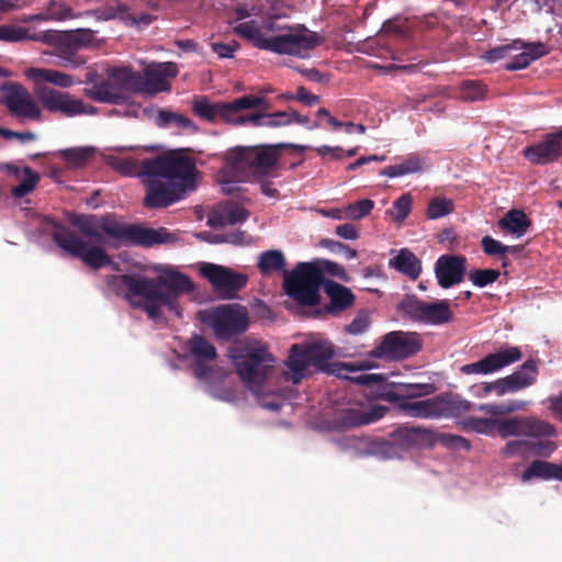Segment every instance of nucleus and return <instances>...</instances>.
Returning <instances> with one entry per match:
<instances>
[{"label":"nucleus","instance_id":"nucleus-22","mask_svg":"<svg viewBox=\"0 0 562 562\" xmlns=\"http://www.w3.org/2000/svg\"><path fill=\"white\" fill-rule=\"evenodd\" d=\"M285 368L282 372V378L285 382H290L293 385L299 384L311 374L312 364L302 350V345L294 344L291 346Z\"/></svg>","mask_w":562,"mask_h":562},{"label":"nucleus","instance_id":"nucleus-10","mask_svg":"<svg viewBox=\"0 0 562 562\" xmlns=\"http://www.w3.org/2000/svg\"><path fill=\"white\" fill-rule=\"evenodd\" d=\"M178 75L175 63H160L147 66L143 72L134 71L130 67V77L126 83L132 87V93L153 97L159 92L170 90L169 79Z\"/></svg>","mask_w":562,"mask_h":562},{"label":"nucleus","instance_id":"nucleus-29","mask_svg":"<svg viewBox=\"0 0 562 562\" xmlns=\"http://www.w3.org/2000/svg\"><path fill=\"white\" fill-rule=\"evenodd\" d=\"M249 215L248 210L236 204H227L218 210H214L209 215L207 225L212 228H222L227 225L244 223Z\"/></svg>","mask_w":562,"mask_h":562},{"label":"nucleus","instance_id":"nucleus-27","mask_svg":"<svg viewBox=\"0 0 562 562\" xmlns=\"http://www.w3.org/2000/svg\"><path fill=\"white\" fill-rule=\"evenodd\" d=\"M522 52L513 53L512 60L504 65L506 70L513 71L527 68L532 61L547 56L550 50L542 42L527 43L521 41Z\"/></svg>","mask_w":562,"mask_h":562},{"label":"nucleus","instance_id":"nucleus-64","mask_svg":"<svg viewBox=\"0 0 562 562\" xmlns=\"http://www.w3.org/2000/svg\"><path fill=\"white\" fill-rule=\"evenodd\" d=\"M483 251L488 256L504 255L505 245L491 236H485L481 241Z\"/></svg>","mask_w":562,"mask_h":562},{"label":"nucleus","instance_id":"nucleus-63","mask_svg":"<svg viewBox=\"0 0 562 562\" xmlns=\"http://www.w3.org/2000/svg\"><path fill=\"white\" fill-rule=\"evenodd\" d=\"M239 48V44L236 41L231 43H213L212 50L218 55L220 58H232L234 53Z\"/></svg>","mask_w":562,"mask_h":562},{"label":"nucleus","instance_id":"nucleus-55","mask_svg":"<svg viewBox=\"0 0 562 562\" xmlns=\"http://www.w3.org/2000/svg\"><path fill=\"white\" fill-rule=\"evenodd\" d=\"M525 407V403L520 401H509L506 404H482L479 406V411L488 415H503L521 411Z\"/></svg>","mask_w":562,"mask_h":562},{"label":"nucleus","instance_id":"nucleus-37","mask_svg":"<svg viewBox=\"0 0 562 562\" xmlns=\"http://www.w3.org/2000/svg\"><path fill=\"white\" fill-rule=\"evenodd\" d=\"M561 472L562 471L560 464H554L542 460H535L524 471L521 477L522 481H529L533 477L542 480L555 479L561 481Z\"/></svg>","mask_w":562,"mask_h":562},{"label":"nucleus","instance_id":"nucleus-42","mask_svg":"<svg viewBox=\"0 0 562 562\" xmlns=\"http://www.w3.org/2000/svg\"><path fill=\"white\" fill-rule=\"evenodd\" d=\"M98 20H112L120 19L123 22H127L131 19V12L126 4L119 0H110L104 5L91 11Z\"/></svg>","mask_w":562,"mask_h":562},{"label":"nucleus","instance_id":"nucleus-35","mask_svg":"<svg viewBox=\"0 0 562 562\" xmlns=\"http://www.w3.org/2000/svg\"><path fill=\"white\" fill-rule=\"evenodd\" d=\"M435 391L436 386L432 383H397L395 391L389 393V400L397 403L404 400L427 396L435 393Z\"/></svg>","mask_w":562,"mask_h":562},{"label":"nucleus","instance_id":"nucleus-40","mask_svg":"<svg viewBox=\"0 0 562 562\" xmlns=\"http://www.w3.org/2000/svg\"><path fill=\"white\" fill-rule=\"evenodd\" d=\"M188 349L195 362H207L216 358V348L201 335H194L188 341Z\"/></svg>","mask_w":562,"mask_h":562},{"label":"nucleus","instance_id":"nucleus-39","mask_svg":"<svg viewBox=\"0 0 562 562\" xmlns=\"http://www.w3.org/2000/svg\"><path fill=\"white\" fill-rule=\"evenodd\" d=\"M193 111L198 116L210 122H215L220 120L226 123L225 102L211 103L205 97H202L194 101Z\"/></svg>","mask_w":562,"mask_h":562},{"label":"nucleus","instance_id":"nucleus-17","mask_svg":"<svg viewBox=\"0 0 562 562\" xmlns=\"http://www.w3.org/2000/svg\"><path fill=\"white\" fill-rule=\"evenodd\" d=\"M521 349L510 346L488 353L476 362L462 366L461 372L463 374H491L521 360Z\"/></svg>","mask_w":562,"mask_h":562},{"label":"nucleus","instance_id":"nucleus-21","mask_svg":"<svg viewBox=\"0 0 562 562\" xmlns=\"http://www.w3.org/2000/svg\"><path fill=\"white\" fill-rule=\"evenodd\" d=\"M386 412L385 407L375 406L364 412L359 408H344L336 413L335 424L339 428H355L372 424L381 419Z\"/></svg>","mask_w":562,"mask_h":562},{"label":"nucleus","instance_id":"nucleus-52","mask_svg":"<svg viewBox=\"0 0 562 562\" xmlns=\"http://www.w3.org/2000/svg\"><path fill=\"white\" fill-rule=\"evenodd\" d=\"M92 154L93 151L90 148H69L60 150L63 159L74 167L85 166Z\"/></svg>","mask_w":562,"mask_h":562},{"label":"nucleus","instance_id":"nucleus-30","mask_svg":"<svg viewBox=\"0 0 562 562\" xmlns=\"http://www.w3.org/2000/svg\"><path fill=\"white\" fill-rule=\"evenodd\" d=\"M226 103V123H229L243 114L240 113L244 110L249 109H260L261 111H268L270 109V102L262 97L246 94L239 97L232 102Z\"/></svg>","mask_w":562,"mask_h":562},{"label":"nucleus","instance_id":"nucleus-15","mask_svg":"<svg viewBox=\"0 0 562 562\" xmlns=\"http://www.w3.org/2000/svg\"><path fill=\"white\" fill-rule=\"evenodd\" d=\"M495 428L502 438L510 436L554 437L555 428L548 422L535 417H510L496 419Z\"/></svg>","mask_w":562,"mask_h":562},{"label":"nucleus","instance_id":"nucleus-59","mask_svg":"<svg viewBox=\"0 0 562 562\" xmlns=\"http://www.w3.org/2000/svg\"><path fill=\"white\" fill-rule=\"evenodd\" d=\"M64 33L69 36V40H71L79 49L88 46L94 38V32L89 29H78Z\"/></svg>","mask_w":562,"mask_h":562},{"label":"nucleus","instance_id":"nucleus-7","mask_svg":"<svg viewBox=\"0 0 562 562\" xmlns=\"http://www.w3.org/2000/svg\"><path fill=\"white\" fill-rule=\"evenodd\" d=\"M325 279L322 269L313 262H300L289 272L284 271V290L300 305L315 306L319 304V288Z\"/></svg>","mask_w":562,"mask_h":562},{"label":"nucleus","instance_id":"nucleus-49","mask_svg":"<svg viewBox=\"0 0 562 562\" xmlns=\"http://www.w3.org/2000/svg\"><path fill=\"white\" fill-rule=\"evenodd\" d=\"M496 419L469 417L461 422L464 430H471L482 435H491L495 430Z\"/></svg>","mask_w":562,"mask_h":562},{"label":"nucleus","instance_id":"nucleus-24","mask_svg":"<svg viewBox=\"0 0 562 562\" xmlns=\"http://www.w3.org/2000/svg\"><path fill=\"white\" fill-rule=\"evenodd\" d=\"M395 446L402 449L420 447L434 441L432 430L419 426H401L391 432Z\"/></svg>","mask_w":562,"mask_h":562},{"label":"nucleus","instance_id":"nucleus-14","mask_svg":"<svg viewBox=\"0 0 562 562\" xmlns=\"http://www.w3.org/2000/svg\"><path fill=\"white\" fill-rule=\"evenodd\" d=\"M38 100L49 112H58L67 117L82 114H95L93 105L86 104L81 99L53 88L44 87L38 93Z\"/></svg>","mask_w":562,"mask_h":562},{"label":"nucleus","instance_id":"nucleus-18","mask_svg":"<svg viewBox=\"0 0 562 562\" xmlns=\"http://www.w3.org/2000/svg\"><path fill=\"white\" fill-rule=\"evenodd\" d=\"M467 258L464 256L442 255L435 263V276L438 285L449 289L464 280Z\"/></svg>","mask_w":562,"mask_h":562},{"label":"nucleus","instance_id":"nucleus-1","mask_svg":"<svg viewBox=\"0 0 562 562\" xmlns=\"http://www.w3.org/2000/svg\"><path fill=\"white\" fill-rule=\"evenodd\" d=\"M69 221L94 245H89L74 231L60 223H55L53 226V240L59 248L80 259L93 270L112 263L111 257L102 247L103 245L115 249L123 245L150 247L169 241L171 236L166 228H146L135 224L121 223L113 214L103 216L72 214Z\"/></svg>","mask_w":562,"mask_h":562},{"label":"nucleus","instance_id":"nucleus-47","mask_svg":"<svg viewBox=\"0 0 562 562\" xmlns=\"http://www.w3.org/2000/svg\"><path fill=\"white\" fill-rule=\"evenodd\" d=\"M454 211V203L451 199L445 196L432 198L427 207V217L430 220H437L449 215Z\"/></svg>","mask_w":562,"mask_h":562},{"label":"nucleus","instance_id":"nucleus-5","mask_svg":"<svg viewBox=\"0 0 562 562\" xmlns=\"http://www.w3.org/2000/svg\"><path fill=\"white\" fill-rule=\"evenodd\" d=\"M239 378L259 394L260 386L273 370L274 357L260 342H241L228 349Z\"/></svg>","mask_w":562,"mask_h":562},{"label":"nucleus","instance_id":"nucleus-61","mask_svg":"<svg viewBox=\"0 0 562 562\" xmlns=\"http://www.w3.org/2000/svg\"><path fill=\"white\" fill-rule=\"evenodd\" d=\"M247 239H248V235L246 232L236 229L233 232H227V233L216 235L214 238V241L228 243V244H233V245H243V244L247 243Z\"/></svg>","mask_w":562,"mask_h":562},{"label":"nucleus","instance_id":"nucleus-60","mask_svg":"<svg viewBox=\"0 0 562 562\" xmlns=\"http://www.w3.org/2000/svg\"><path fill=\"white\" fill-rule=\"evenodd\" d=\"M440 442L447 448L463 449L465 451L471 449L470 440L459 435L442 434Z\"/></svg>","mask_w":562,"mask_h":562},{"label":"nucleus","instance_id":"nucleus-20","mask_svg":"<svg viewBox=\"0 0 562 562\" xmlns=\"http://www.w3.org/2000/svg\"><path fill=\"white\" fill-rule=\"evenodd\" d=\"M524 155L535 165L551 164L562 157V144L555 132L549 133L541 142L526 147Z\"/></svg>","mask_w":562,"mask_h":562},{"label":"nucleus","instance_id":"nucleus-2","mask_svg":"<svg viewBox=\"0 0 562 562\" xmlns=\"http://www.w3.org/2000/svg\"><path fill=\"white\" fill-rule=\"evenodd\" d=\"M184 151L171 150L155 157V161L146 166L149 173L142 182L145 187L143 204L147 209H165L184 199L196 188L199 173L195 160Z\"/></svg>","mask_w":562,"mask_h":562},{"label":"nucleus","instance_id":"nucleus-48","mask_svg":"<svg viewBox=\"0 0 562 562\" xmlns=\"http://www.w3.org/2000/svg\"><path fill=\"white\" fill-rule=\"evenodd\" d=\"M34 71L42 80L60 88H69L76 82L74 76L58 70L41 68L35 69Z\"/></svg>","mask_w":562,"mask_h":562},{"label":"nucleus","instance_id":"nucleus-58","mask_svg":"<svg viewBox=\"0 0 562 562\" xmlns=\"http://www.w3.org/2000/svg\"><path fill=\"white\" fill-rule=\"evenodd\" d=\"M370 326V317L368 313L360 312L352 322L345 327V331L350 335H360L368 330Z\"/></svg>","mask_w":562,"mask_h":562},{"label":"nucleus","instance_id":"nucleus-13","mask_svg":"<svg viewBox=\"0 0 562 562\" xmlns=\"http://www.w3.org/2000/svg\"><path fill=\"white\" fill-rule=\"evenodd\" d=\"M422 348V338L417 333L397 330L386 334L372 355L389 360H403L416 355Z\"/></svg>","mask_w":562,"mask_h":562},{"label":"nucleus","instance_id":"nucleus-51","mask_svg":"<svg viewBox=\"0 0 562 562\" xmlns=\"http://www.w3.org/2000/svg\"><path fill=\"white\" fill-rule=\"evenodd\" d=\"M374 207V202L370 199H362L345 206L346 218L358 221L368 216Z\"/></svg>","mask_w":562,"mask_h":562},{"label":"nucleus","instance_id":"nucleus-25","mask_svg":"<svg viewBox=\"0 0 562 562\" xmlns=\"http://www.w3.org/2000/svg\"><path fill=\"white\" fill-rule=\"evenodd\" d=\"M438 418H458L474 409V404L459 394L446 393L436 395Z\"/></svg>","mask_w":562,"mask_h":562},{"label":"nucleus","instance_id":"nucleus-62","mask_svg":"<svg viewBox=\"0 0 562 562\" xmlns=\"http://www.w3.org/2000/svg\"><path fill=\"white\" fill-rule=\"evenodd\" d=\"M267 122V112L262 113H252V114H244L240 117L229 122V124L234 125H246L251 124L252 126H266Z\"/></svg>","mask_w":562,"mask_h":562},{"label":"nucleus","instance_id":"nucleus-31","mask_svg":"<svg viewBox=\"0 0 562 562\" xmlns=\"http://www.w3.org/2000/svg\"><path fill=\"white\" fill-rule=\"evenodd\" d=\"M389 266L411 280H417L422 273L420 259L407 248H402L395 257L390 259Z\"/></svg>","mask_w":562,"mask_h":562},{"label":"nucleus","instance_id":"nucleus-36","mask_svg":"<svg viewBox=\"0 0 562 562\" xmlns=\"http://www.w3.org/2000/svg\"><path fill=\"white\" fill-rule=\"evenodd\" d=\"M498 226L502 231H507L517 237H521L531 226V221L524 211L510 210L499 220Z\"/></svg>","mask_w":562,"mask_h":562},{"label":"nucleus","instance_id":"nucleus-11","mask_svg":"<svg viewBox=\"0 0 562 562\" xmlns=\"http://www.w3.org/2000/svg\"><path fill=\"white\" fill-rule=\"evenodd\" d=\"M400 307L411 319L426 324L442 325L450 323L453 318L448 300L428 303L415 296H406Z\"/></svg>","mask_w":562,"mask_h":562},{"label":"nucleus","instance_id":"nucleus-32","mask_svg":"<svg viewBox=\"0 0 562 562\" xmlns=\"http://www.w3.org/2000/svg\"><path fill=\"white\" fill-rule=\"evenodd\" d=\"M144 112L147 115L151 112H156L155 123L160 128L176 126L181 131H189L191 133H195L198 131L195 123L182 114L165 109H145Z\"/></svg>","mask_w":562,"mask_h":562},{"label":"nucleus","instance_id":"nucleus-8","mask_svg":"<svg viewBox=\"0 0 562 562\" xmlns=\"http://www.w3.org/2000/svg\"><path fill=\"white\" fill-rule=\"evenodd\" d=\"M282 31L280 34L270 36L269 52L305 59L324 42L322 35L308 30L304 24L289 26Z\"/></svg>","mask_w":562,"mask_h":562},{"label":"nucleus","instance_id":"nucleus-43","mask_svg":"<svg viewBox=\"0 0 562 562\" xmlns=\"http://www.w3.org/2000/svg\"><path fill=\"white\" fill-rule=\"evenodd\" d=\"M285 258L281 250H267L260 254L258 269L261 274L268 276L272 272L285 271Z\"/></svg>","mask_w":562,"mask_h":562},{"label":"nucleus","instance_id":"nucleus-6","mask_svg":"<svg viewBox=\"0 0 562 562\" xmlns=\"http://www.w3.org/2000/svg\"><path fill=\"white\" fill-rule=\"evenodd\" d=\"M130 77V67H112L106 70L104 78L98 71L86 74L83 83L85 95L99 103L123 104L127 101V94L132 93V87L126 83Z\"/></svg>","mask_w":562,"mask_h":562},{"label":"nucleus","instance_id":"nucleus-44","mask_svg":"<svg viewBox=\"0 0 562 562\" xmlns=\"http://www.w3.org/2000/svg\"><path fill=\"white\" fill-rule=\"evenodd\" d=\"M423 170V161L418 157H408L401 164L387 166L380 171V175L395 178L409 173L420 172Z\"/></svg>","mask_w":562,"mask_h":562},{"label":"nucleus","instance_id":"nucleus-23","mask_svg":"<svg viewBox=\"0 0 562 562\" xmlns=\"http://www.w3.org/2000/svg\"><path fill=\"white\" fill-rule=\"evenodd\" d=\"M539 370L538 362L533 359L525 361L518 370L512 374L502 378V390L506 393H516L520 390L527 389L535 384L537 381Z\"/></svg>","mask_w":562,"mask_h":562},{"label":"nucleus","instance_id":"nucleus-54","mask_svg":"<svg viewBox=\"0 0 562 562\" xmlns=\"http://www.w3.org/2000/svg\"><path fill=\"white\" fill-rule=\"evenodd\" d=\"M501 276L495 269H473L469 272V280L479 288L494 283Z\"/></svg>","mask_w":562,"mask_h":562},{"label":"nucleus","instance_id":"nucleus-53","mask_svg":"<svg viewBox=\"0 0 562 562\" xmlns=\"http://www.w3.org/2000/svg\"><path fill=\"white\" fill-rule=\"evenodd\" d=\"M25 40H35L34 36L29 34V30L26 27L11 24L0 25V41L21 42Z\"/></svg>","mask_w":562,"mask_h":562},{"label":"nucleus","instance_id":"nucleus-3","mask_svg":"<svg viewBox=\"0 0 562 562\" xmlns=\"http://www.w3.org/2000/svg\"><path fill=\"white\" fill-rule=\"evenodd\" d=\"M111 283L119 289H124V296L128 301L132 296L143 297L144 311L151 319L160 317L161 306L180 316L178 299L181 294L193 290L190 278L177 271L166 272L156 279L137 274H120L114 276Z\"/></svg>","mask_w":562,"mask_h":562},{"label":"nucleus","instance_id":"nucleus-57","mask_svg":"<svg viewBox=\"0 0 562 562\" xmlns=\"http://www.w3.org/2000/svg\"><path fill=\"white\" fill-rule=\"evenodd\" d=\"M47 15L49 19L57 21L70 20L76 18L71 8L58 3L56 1H50L48 3Z\"/></svg>","mask_w":562,"mask_h":562},{"label":"nucleus","instance_id":"nucleus-34","mask_svg":"<svg viewBox=\"0 0 562 562\" xmlns=\"http://www.w3.org/2000/svg\"><path fill=\"white\" fill-rule=\"evenodd\" d=\"M397 407L409 417L437 419L436 396L422 401L404 400L397 402Z\"/></svg>","mask_w":562,"mask_h":562},{"label":"nucleus","instance_id":"nucleus-56","mask_svg":"<svg viewBox=\"0 0 562 562\" xmlns=\"http://www.w3.org/2000/svg\"><path fill=\"white\" fill-rule=\"evenodd\" d=\"M412 196L409 194H403L394 201L393 207L390 211L395 222H403L412 210Z\"/></svg>","mask_w":562,"mask_h":562},{"label":"nucleus","instance_id":"nucleus-38","mask_svg":"<svg viewBox=\"0 0 562 562\" xmlns=\"http://www.w3.org/2000/svg\"><path fill=\"white\" fill-rule=\"evenodd\" d=\"M155 161V157L144 158V159H135L132 157H123L116 158L114 160V168L124 176L128 177H138L140 181H144L149 173L146 171V166L149 162Z\"/></svg>","mask_w":562,"mask_h":562},{"label":"nucleus","instance_id":"nucleus-26","mask_svg":"<svg viewBox=\"0 0 562 562\" xmlns=\"http://www.w3.org/2000/svg\"><path fill=\"white\" fill-rule=\"evenodd\" d=\"M357 449L362 456L390 460L398 457V449L393 440L381 437H363L357 440Z\"/></svg>","mask_w":562,"mask_h":562},{"label":"nucleus","instance_id":"nucleus-41","mask_svg":"<svg viewBox=\"0 0 562 562\" xmlns=\"http://www.w3.org/2000/svg\"><path fill=\"white\" fill-rule=\"evenodd\" d=\"M235 32L251 42L255 47L269 52L270 36H265L255 21L239 23L235 26Z\"/></svg>","mask_w":562,"mask_h":562},{"label":"nucleus","instance_id":"nucleus-16","mask_svg":"<svg viewBox=\"0 0 562 562\" xmlns=\"http://www.w3.org/2000/svg\"><path fill=\"white\" fill-rule=\"evenodd\" d=\"M3 102L16 117L37 121L41 119V109L33 100L31 93L22 85L9 82L3 86Z\"/></svg>","mask_w":562,"mask_h":562},{"label":"nucleus","instance_id":"nucleus-33","mask_svg":"<svg viewBox=\"0 0 562 562\" xmlns=\"http://www.w3.org/2000/svg\"><path fill=\"white\" fill-rule=\"evenodd\" d=\"M312 367L323 370L327 362L334 358L335 351L333 345L327 340H317L310 344H301Z\"/></svg>","mask_w":562,"mask_h":562},{"label":"nucleus","instance_id":"nucleus-50","mask_svg":"<svg viewBox=\"0 0 562 562\" xmlns=\"http://www.w3.org/2000/svg\"><path fill=\"white\" fill-rule=\"evenodd\" d=\"M521 49V40H514L512 43L502 44L491 48L485 53V58L490 63L512 57L513 53Z\"/></svg>","mask_w":562,"mask_h":562},{"label":"nucleus","instance_id":"nucleus-46","mask_svg":"<svg viewBox=\"0 0 562 562\" xmlns=\"http://www.w3.org/2000/svg\"><path fill=\"white\" fill-rule=\"evenodd\" d=\"M40 175L33 171L30 167L23 168V178L20 183L12 188L11 192L14 198H23L30 194L40 182Z\"/></svg>","mask_w":562,"mask_h":562},{"label":"nucleus","instance_id":"nucleus-45","mask_svg":"<svg viewBox=\"0 0 562 562\" xmlns=\"http://www.w3.org/2000/svg\"><path fill=\"white\" fill-rule=\"evenodd\" d=\"M487 87L479 80H464L459 87L458 98L464 102H477L486 99Z\"/></svg>","mask_w":562,"mask_h":562},{"label":"nucleus","instance_id":"nucleus-19","mask_svg":"<svg viewBox=\"0 0 562 562\" xmlns=\"http://www.w3.org/2000/svg\"><path fill=\"white\" fill-rule=\"evenodd\" d=\"M44 41L54 45L55 55L60 59L59 66L77 69L86 64V58L78 54L79 48L64 32L47 33Z\"/></svg>","mask_w":562,"mask_h":562},{"label":"nucleus","instance_id":"nucleus-4","mask_svg":"<svg viewBox=\"0 0 562 562\" xmlns=\"http://www.w3.org/2000/svg\"><path fill=\"white\" fill-rule=\"evenodd\" d=\"M291 148L304 153L308 147L295 144H276L256 147H237L225 155V165L217 173V181L226 194L238 190L237 183L248 177H265L272 172L279 161L281 149Z\"/></svg>","mask_w":562,"mask_h":562},{"label":"nucleus","instance_id":"nucleus-9","mask_svg":"<svg viewBox=\"0 0 562 562\" xmlns=\"http://www.w3.org/2000/svg\"><path fill=\"white\" fill-rule=\"evenodd\" d=\"M202 319L212 327L215 337L220 340H228L241 335L249 327L248 311L239 305H218L205 312Z\"/></svg>","mask_w":562,"mask_h":562},{"label":"nucleus","instance_id":"nucleus-28","mask_svg":"<svg viewBox=\"0 0 562 562\" xmlns=\"http://www.w3.org/2000/svg\"><path fill=\"white\" fill-rule=\"evenodd\" d=\"M323 289L329 297V304L326 306V311L330 314L346 311L355 303L356 297L352 291L334 280L327 279Z\"/></svg>","mask_w":562,"mask_h":562},{"label":"nucleus","instance_id":"nucleus-12","mask_svg":"<svg viewBox=\"0 0 562 562\" xmlns=\"http://www.w3.org/2000/svg\"><path fill=\"white\" fill-rule=\"evenodd\" d=\"M200 271L212 284L217 295L223 300L237 297L238 292L243 290L248 282L246 274L235 272L227 267L215 263H204Z\"/></svg>","mask_w":562,"mask_h":562}]
</instances>
